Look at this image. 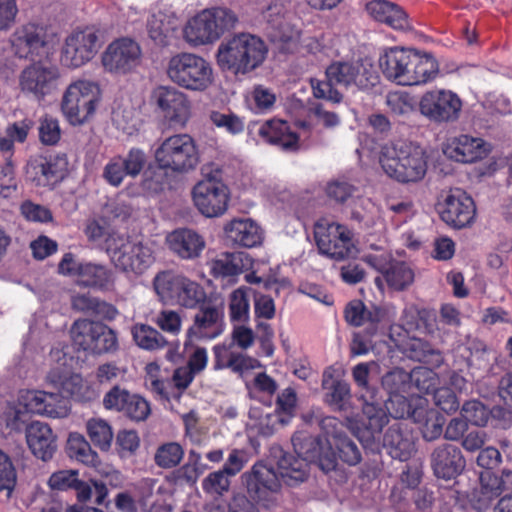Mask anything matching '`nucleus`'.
I'll list each match as a JSON object with an SVG mask.
<instances>
[{
	"label": "nucleus",
	"instance_id": "nucleus-1",
	"mask_svg": "<svg viewBox=\"0 0 512 512\" xmlns=\"http://www.w3.org/2000/svg\"><path fill=\"white\" fill-rule=\"evenodd\" d=\"M325 430V437H313L307 432L298 431L292 437L295 457L281 449L274 450L278 457V468L282 478L290 485L303 482L308 475L309 463H317L321 470L329 472L337 463L335 449L332 448L329 428Z\"/></svg>",
	"mask_w": 512,
	"mask_h": 512
},
{
	"label": "nucleus",
	"instance_id": "nucleus-2",
	"mask_svg": "<svg viewBox=\"0 0 512 512\" xmlns=\"http://www.w3.org/2000/svg\"><path fill=\"white\" fill-rule=\"evenodd\" d=\"M378 62L384 77L401 86L425 84L438 73L433 57L401 46L384 48Z\"/></svg>",
	"mask_w": 512,
	"mask_h": 512
},
{
	"label": "nucleus",
	"instance_id": "nucleus-3",
	"mask_svg": "<svg viewBox=\"0 0 512 512\" xmlns=\"http://www.w3.org/2000/svg\"><path fill=\"white\" fill-rule=\"evenodd\" d=\"M418 400H427L420 395L404 394L389 396L387 400L377 397L375 401L368 402L364 396L362 426L349 420V428L364 447H371L379 439L383 427L388 423V414L396 419L411 418L414 421V412Z\"/></svg>",
	"mask_w": 512,
	"mask_h": 512
},
{
	"label": "nucleus",
	"instance_id": "nucleus-4",
	"mask_svg": "<svg viewBox=\"0 0 512 512\" xmlns=\"http://www.w3.org/2000/svg\"><path fill=\"white\" fill-rule=\"evenodd\" d=\"M376 82L377 76L369 61H336L327 67L326 80L312 79L311 86L316 98L339 103L342 94L333 85L367 89Z\"/></svg>",
	"mask_w": 512,
	"mask_h": 512
},
{
	"label": "nucleus",
	"instance_id": "nucleus-5",
	"mask_svg": "<svg viewBox=\"0 0 512 512\" xmlns=\"http://www.w3.org/2000/svg\"><path fill=\"white\" fill-rule=\"evenodd\" d=\"M378 162L383 172L400 183H415L427 172L424 149L408 141L389 142L381 146Z\"/></svg>",
	"mask_w": 512,
	"mask_h": 512
},
{
	"label": "nucleus",
	"instance_id": "nucleus-6",
	"mask_svg": "<svg viewBox=\"0 0 512 512\" xmlns=\"http://www.w3.org/2000/svg\"><path fill=\"white\" fill-rule=\"evenodd\" d=\"M267 53L268 48L260 37L250 33H238L221 42L216 61L223 71L246 74L259 67Z\"/></svg>",
	"mask_w": 512,
	"mask_h": 512
},
{
	"label": "nucleus",
	"instance_id": "nucleus-7",
	"mask_svg": "<svg viewBox=\"0 0 512 512\" xmlns=\"http://www.w3.org/2000/svg\"><path fill=\"white\" fill-rule=\"evenodd\" d=\"M238 22L236 14L226 7L206 8L189 18L182 29L184 41L193 48L212 45Z\"/></svg>",
	"mask_w": 512,
	"mask_h": 512
},
{
	"label": "nucleus",
	"instance_id": "nucleus-8",
	"mask_svg": "<svg viewBox=\"0 0 512 512\" xmlns=\"http://www.w3.org/2000/svg\"><path fill=\"white\" fill-rule=\"evenodd\" d=\"M166 73L171 82L194 92L206 91L214 82L211 63L195 53L181 52L172 56Z\"/></svg>",
	"mask_w": 512,
	"mask_h": 512
},
{
	"label": "nucleus",
	"instance_id": "nucleus-9",
	"mask_svg": "<svg viewBox=\"0 0 512 512\" xmlns=\"http://www.w3.org/2000/svg\"><path fill=\"white\" fill-rule=\"evenodd\" d=\"M156 165L174 173H188L199 163L195 140L188 134H174L158 141L153 150Z\"/></svg>",
	"mask_w": 512,
	"mask_h": 512
},
{
	"label": "nucleus",
	"instance_id": "nucleus-10",
	"mask_svg": "<svg viewBox=\"0 0 512 512\" xmlns=\"http://www.w3.org/2000/svg\"><path fill=\"white\" fill-rule=\"evenodd\" d=\"M101 98L102 91L97 82L78 79L64 91L61 110L70 124L81 125L94 115Z\"/></svg>",
	"mask_w": 512,
	"mask_h": 512
},
{
	"label": "nucleus",
	"instance_id": "nucleus-11",
	"mask_svg": "<svg viewBox=\"0 0 512 512\" xmlns=\"http://www.w3.org/2000/svg\"><path fill=\"white\" fill-rule=\"evenodd\" d=\"M107 255L116 269L129 275L143 274L155 261L151 243L132 241L124 234L108 240Z\"/></svg>",
	"mask_w": 512,
	"mask_h": 512
},
{
	"label": "nucleus",
	"instance_id": "nucleus-12",
	"mask_svg": "<svg viewBox=\"0 0 512 512\" xmlns=\"http://www.w3.org/2000/svg\"><path fill=\"white\" fill-rule=\"evenodd\" d=\"M61 81L58 65L44 60L33 61L19 72L18 89L24 96L36 101H43L53 95Z\"/></svg>",
	"mask_w": 512,
	"mask_h": 512
},
{
	"label": "nucleus",
	"instance_id": "nucleus-13",
	"mask_svg": "<svg viewBox=\"0 0 512 512\" xmlns=\"http://www.w3.org/2000/svg\"><path fill=\"white\" fill-rule=\"evenodd\" d=\"M314 237L320 253L331 259L354 258L359 252L351 230L329 219L322 218L316 222Z\"/></svg>",
	"mask_w": 512,
	"mask_h": 512
},
{
	"label": "nucleus",
	"instance_id": "nucleus-14",
	"mask_svg": "<svg viewBox=\"0 0 512 512\" xmlns=\"http://www.w3.org/2000/svg\"><path fill=\"white\" fill-rule=\"evenodd\" d=\"M100 37V30L93 25L73 29L66 36L60 51L62 65L77 69L89 63L101 47Z\"/></svg>",
	"mask_w": 512,
	"mask_h": 512
},
{
	"label": "nucleus",
	"instance_id": "nucleus-15",
	"mask_svg": "<svg viewBox=\"0 0 512 512\" xmlns=\"http://www.w3.org/2000/svg\"><path fill=\"white\" fill-rule=\"evenodd\" d=\"M73 344L93 355L113 353L118 349V338L107 325L88 319L76 320L70 329Z\"/></svg>",
	"mask_w": 512,
	"mask_h": 512
},
{
	"label": "nucleus",
	"instance_id": "nucleus-16",
	"mask_svg": "<svg viewBox=\"0 0 512 512\" xmlns=\"http://www.w3.org/2000/svg\"><path fill=\"white\" fill-rule=\"evenodd\" d=\"M421 316L419 310L411 305L403 310L401 324L390 328V338L395 345L408 356L417 361H427L434 349L416 335H410L420 328Z\"/></svg>",
	"mask_w": 512,
	"mask_h": 512
},
{
	"label": "nucleus",
	"instance_id": "nucleus-17",
	"mask_svg": "<svg viewBox=\"0 0 512 512\" xmlns=\"http://www.w3.org/2000/svg\"><path fill=\"white\" fill-rule=\"evenodd\" d=\"M100 62L104 72L112 76H126L141 65L142 50L135 40L121 37L107 45Z\"/></svg>",
	"mask_w": 512,
	"mask_h": 512
},
{
	"label": "nucleus",
	"instance_id": "nucleus-18",
	"mask_svg": "<svg viewBox=\"0 0 512 512\" xmlns=\"http://www.w3.org/2000/svg\"><path fill=\"white\" fill-rule=\"evenodd\" d=\"M298 131L291 130L289 124L281 119L265 121L259 128V136L267 143L278 146L284 151L294 152L310 143L311 123L298 120Z\"/></svg>",
	"mask_w": 512,
	"mask_h": 512
},
{
	"label": "nucleus",
	"instance_id": "nucleus-19",
	"mask_svg": "<svg viewBox=\"0 0 512 512\" xmlns=\"http://www.w3.org/2000/svg\"><path fill=\"white\" fill-rule=\"evenodd\" d=\"M150 103L172 125L184 126L191 116L188 95L172 85L154 87L150 94Z\"/></svg>",
	"mask_w": 512,
	"mask_h": 512
},
{
	"label": "nucleus",
	"instance_id": "nucleus-20",
	"mask_svg": "<svg viewBox=\"0 0 512 512\" xmlns=\"http://www.w3.org/2000/svg\"><path fill=\"white\" fill-rule=\"evenodd\" d=\"M58 42L57 34L44 24L29 22L18 27L11 37L15 54L20 58L38 56Z\"/></svg>",
	"mask_w": 512,
	"mask_h": 512
},
{
	"label": "nucleus",
	"instance_id": "nucleus-21",
	"mask_svg": "<svg viewBox=\"0 0 512 512\" xmlns=\"http://www.w3.org/2000/svg\"><path fill=\"white\" fill-rule=\"evenodd\" d=\"M191 194L195 207L205 217H220L228 209L230 191L220 179L205 177L193 187Z\"/></svg>",
	"mask_w": 512,
	"mask_h": 512
},
{
	"label": "nucleus",
	"instance_id": "nucleus-22",
	"mask_svg": "<svg viewBox=\"0 0 512 512\" xmlns=\"http://www.w3.org/2000/svg\"><path fill=\"white\" fill-rule=\"evenodd\" d=\"M18 403L27 414H35L52 419H61L69 415L71 406L61 394L37 389H20Z\"/></svg>",
	"mask_w": 512,
	"mask_h": 512
},
{
	"label": "nucleus",
	"instance_id": "nucleus-23",
	"mask_svg": "<svg viewBox=\"0 0 512 512\" xmlns=\"http://www.w3.org/2000/svg\"><path fill=\"white\" fill-rule=\"evenodd\" d=\"M258 263L246 252L222 253L208 262L210 274L216 278L235 283L240 274L248 272L245 280L250 284H259L261 277L256 275Z\"/></svg>",
	"mask_w": 512,
	"mask_h": 512
},
{
	"label": "nucleus",
	"instance_id": "nucleus-24",
	"mask_svg": "<svg viewBox=\"0 0 512 512\" xmlns=\"http://www.w3.org/2000/svg\"><path fill=\"white\" fill-rule=\"evenodd\" d=\"M419 108L422 115L433 122L456 121L462 110V101L451 90L434 89L421 97Z\"/></svg>",
	"mask_w": 512,
	"mask_h": 512
},
{
	"label": "nucleus",
	"instance_id": "nucleus-25",
	"mask_svg": "<svg viewBox=\"0 0 512 512\" xmlns=\"http://www.w3.org/2000/svg\"><path fill=\"white\" fill-rule=\"evenodd\" d=\"M267 21V33L272 42L286 52L297 51L300 44L301 30L292 23L291 17L285 14L281 4H272L264 12Z\"/></svg>",
	"mask_w": 512,
	"mask_h": 512
},
{
	"label": "nucleus",
	"instance_id": "nucleus-26",
	"mask_svg": "<svg viewBox=\"0 0 512 512\" xmlns=\"http://www.w3.org/2000/svg\"><path fill=\"white\" fill-rule=\"evenodd\" d=\"M441 219L454 228H464L473 223L476 206L470 195L461 189H452L438 202Z\"/></svg>",
	"mask_w": 512,
	"mask_h": 512
},
{
	"label": "nucleus",
	"instance_id": "nucleus-27",
	"mask_svg": "<svg viewBox=\"0 0 512 512\" xmlns=\"http://www.w3.org/2000/svg\"><path fill=\"white\" fill-rule=\"evenodd\" d=\"M274 457L277 458L275 455ZM276 466L277 471L263 462H258L253 465L250 472L242 475L249 495L267 506L272 496L280 490L281 480L289 485L279 472L278 460L276 461Z\"/></svg>",
	"mask_w": 512,
	"mask_h": 512
},
{
	"label": "nucleus",
	"instance_id": "nucleus-28",
	"mask_svg": "<svg viewBox=\"0 0 512 512\" xmlns=\"http://www.w3.org/2000/svg\"><path fill=\"white\" fill-rule=\"evenodd\" d=\"M491 145L484 139L469 134L450 137L443 145L444 155L459 163H475L487 157Z\"/></svg>",
	"mask_w": 512,
	"mask_h": 512
},
{
	"label": "nucleus",
	"instance_id": "nucleus-29",
	"mask_svg": "<svg viewBox=\"0 0 512 512\" xmlns=\"http://www.w3.org/2000/svg\"><path fill=\"white\" fill-rule=\"evenodd\" d=\"M512 488V470L503 469L501 476L491 472H482L479 485L473 490L471 502L481 511L489 508L505 490Z\"/></svg>",
	"mask_w": 512,
	"mask_h": 512
},
{
	"label": "nucleus",
	"instance_id": "nucleus-30",
	"mask_svg": "<svg viewBox=\"0 0 512 512\" xmlns=\"http://www.w3.org/2000/svg\"><path fill=\"white\" fill-rule=\"evenodd\" d=\"M363 259L369 266L381 272L387 284L395 290H402L414 281L412 268L403 261L391 260L386 253L368 254Z\"/></svg>",
	"mask_w": 512,
	"mask_h": 512
},
{
	"label": "nucleus",
	"instance_id": "nucleus-31",
	"mask_svg": "<svg viewBox=\"0 0 512 512\" xmlns=\"http://www.w3.org/2000/svg\"><path fill=\"white\" fill-rule=\"evenodd\" d=\"M169 250L178 258L193 261L201 257L206 248L202 234L191 228H178L166 237Z\"/></svg>",
	"mask_w": 512,
	"mask_h": 512
},
{
	"label": "nucleus",
	"instance_id": "nucleus-32",
	"mask_svg": "<svg viewBox=\"0 0 512 512\" xmlns=\"http://www.w3.org/2000/svg\"><path fill=\"white\" fill-rule=\"evenodd\" d=\"M67 162L63 157L31 158L27 164V178L37 186H50L63 178Z\"/></svg>",
	"mask_w": 512,
	"mask_h": 512
},
{
	"label": "nucleus",
	"instance_id": "nucleus-33",
	"mask_svg": "<svg viewBox=\"0 0 512 512\" xmlns=\"http://www.w3.org/2000/svg\"><path fill=\"white\" fill-rule=\"evenodd\" d=\"M227 241L232 245L254 248L262 244L264 233L260 225L251 218L239 217L227 222L223 227Z\"/></svg>",
	"mask_w": 512,
	"mask_h": 512
},
{
	"label": "nucleus",
	"instance_id": "nucleus-34",
	"mask_svg": "<svg viewBox=\"0 0 512 512\" xmlns=\"http://www.w3.org/2000/svg\"><path fill=\"white\" fill-rule=\"evenodd\" d=\"M431 466L436 477L451 480L465 468L461 450L452 444H441L431 454Z\"/></svg>",
	"mask_w": 512,
	"mask_h": 512
},
{
	"label": "nucleus",
	"instance_id": "nucleus-35",
	"mask_svg": "<svg viewBox=\"0 0 512 512\" xmlns=\"http://www.w3.org/2000/svg\"><path fill=\"white\" fill-rule=\"evenodd\" d=\"M26 442L32 454L42 461L50 460L57 449V437L52 428L41 421H33L26 428Z\"/></svg>",
	"mask_w": 512,
	"mask_h": 512
},
{
	"label": "nucleus",
	"instance_id": "nucleus-36",
	"mask_svg": "<svg viewBox=\"0 0 512 512\" xmlns=\"http://www.w3.org/2000/svg\"><path fill=\"white\" fill-rule=\"evenodd\" d=\"M214 370L230 369L237 374L255 369L259 366L256 359L238 351L233 342L224 341L213 347Z\"/></svg>",
	"mask_w": 512,
	"mask_h": 512
},
{
	"label": "nucleus",
	"instance_id": "nucleus-37",
	"mask_svg": "<svg viewBox=\"0 0 512 512\" xmlns=\"http://www.w3.org/2000/svg\"><path fill=\"white\" fill-rule=\"evenodd\" d=\"M178 25V18L171 10H155L148 19L147 29L149 37L158 46H168L175 38Z\"/></svg>",
	"mask_w": 512,
	"mask_h": 512
},
{
	"label": "nucleus",
	"instance_id": "nucleus-38",
	"mask_svg": "<svg viewBox=\"0 0 512 512\" xmlns=\"http://www.w3.org/2000/svg\"><path fill=\"white\" fill-rule=\"evenodd\" d=\"M46 382L54 387H60L62 393L76 401H90L96 397V391L80 375L73 374L69 377L61 371H48Z\"/></svg>",
	"mask_w": 512,
	"mask_h": 512
},
{
	"label": "nucleus",
	"instance_id": "nucleus-39",
	"mask_svg": "<svg viewBox=\"0 0 512 512\" xmlns=\"http://www.w3.org/2000/svg\"><path fill=\"white\" fill-rule=\"evenodd\" d=\"M368 14L376 21L385 23L396 30H407L411 24L406 12L388 0H371L366 5Z\"/></svg>",
	"mask_w": 512,
	"mask_h": 512
},
{
	"label": "nucleus",
	"instance_id": "nucleus-40",
	"mask_svg": "<svg viewBox=\"0 0 512 512\" xmlns=\"http://www.w3.org/2000/svg\"><path fill=\"white\" fill-rule=\"evenodd\" d=\"M222 313L216 307H207L196 314L194 324L187 331L188 339L211 340L222 334Z\"/></svg>",
	"mask_w": 512,
	"mask_h": 512
},
{
	"label": "nucleus",
	"instance_id": "nucleus-41",
	"mask_svg": "<svg viewBox=\"0 0 512 512\" xmlns=\"http://www.w3.org/2000/svg\"><path fill=\"white\" fill-rule=\"evenodd\" d=\"M384 447L389 455L400 461L408 460L415 452V442L412 433L402 427V424L391 425L383 438Z\"/></svg>",
	"mask_w": 512,
	"mask_h": 512
},
{
	"label": "nucleus",
	"instance_id": "nucleus-42",
	"mask_svg": "<svg viewBox=\"0 0 512 512\" xmlns=\"http://www.w3.org/2000/svg\"><path fill=\"white\" fill-rule=\"evenodd\" d=\"M322 428H331L330 439L332 448L338 450L339 457L349 465H356L361 461V453L357 445L341 431L342 423L334 417H326L321 422Z\"/></svg>",
	"mask_w": 512,
	"mask_h": 512
},
{
	"label": "nucleus",
	"instance_id": "nucleus-43",
	"mask_svg": "<svg viewBox=\"0 0 512 512\" xmlns=\"http://www.w3.org/2000/svg\"><path fill=\"white\" fill-rule=\"evenodd\" d=\"M414 413V422L420 426L425 440H435L442 434L444 419L429 406L428 400H418Z\"/></svg>",
	"mask_w": 512,
	"mask_h": 512
},
{
	"label": "nucleus",
	"instance_id": "nucleus-44",
	"mask_svg": "<svg viewBox=\"0 0 512 512\" xmlns=\"http://www.w3.org/2000/svg\"><path fill=\"white\" fill-rule=\"evenodd\" d=\"M182 276V273L172 270L160 271L154 276L153 289L162 304L175 306Z\"/></svg>",
	"mask_w": 512,
	"mask_h": 512
},
{
	"label": "nucleus",
	"instance_id": "nucleus-45",
	"mask_svg": "<svg viewBox=\"0 0 512 512\" xmlns=\"http://www.w3.org/2000/svg\"><path fill=\"white\" fill-rule=\"evenodd\" d=\"M462 415L466 422H470L475 426H485L488 423L490 416L502 417L505 423L512 422V412L503 408L497 407L489 410L483 403L478 400L467 401L462 406Z\"/></svg>",
	"mask_w": 512,
	"mask_h": 512
},
{
	"label": "nucleus",
	"instance_id": "nucleus-46",
	"mask_svg": "<svg viewBox=\"0 0 512 512\" xmlns=\"http://www.w3.org/2000/svg\"><path fill=\"white\" fill-rule=\"evenodd\" d=\"M285 424V418L270 406H252L249 409L248 426L263 436L271 435L279 425Z\"/></svg>",
	"mask_w": 512,
	"mask_h": 512
},
{
	"label": "nucleus",
	"instance_id": "nucleus-47",
	"mask_svg": "<svg viewBox=\"0 0 512 512\" xmlns=\"http://www.w3.org/2000/svg\"><path fill=\"white\" fill-rule=\"evenodd\" d=\"M334 372L335 370L329 367L323 373L322 386L329 390L325 395V402L334 409L342 410L350 398V386L343 380L335 379Z\"/></svg>",
	"mask_w": 512,
	"mask_h": 512
},
{
	"label": "nucleus",
	"instance_id": "nucleus-48",
	"mask_svg": "<svg viewBox=\"0 0 512 512\" xmlns=\"http://www.w3.org/2000/svg\"><path fill=\"white\" fill-rule=\"evenodd\" d=\"M145 372L146 387L160 399L167 400L169 403H171V400L178 401L180 399V394H174L171 383L163 378L159 364L156 362L148 363L145 367Z\"/></svg>",
	"mask_w": 512,
	"mask_h": 512
},
{
	"label": "nucleus",
	"instance_id": "nucleus-49",
	"mask_svg": "<svg viewBox=\"0 0 512 512\" xmlns=\"http://www.w3.org/2000/svg\"><path fill=\"white\" fill-rule=\"evenodd\" d=\"M205 300L206 292L203 286L183 274L175 306L193 309L203 304Z\"/></svg>",
	"mask_w": 512,
	"mask_h": 512
},
{
	"label": "nucleus",
	"instance_id": "nucleus-50",
	"mask_svg": "<svg viewBox=\"0 0 512 512\" xmlns=\"http://www.w3.org/2000/svg\"><path fill=\"white\" fill-rule=\"evenodd\" d=\"M131 334L135 344L147 351H155L167 345L166 338L155 328L147 324L137 323L132 326Z\"/></svg>",
	"mask_w": 512,
	"mask_h": 512
},
{
	"label": "nucleus",
	"instance_id": "nucleus-51",
	"mask_svg": "<svg viewBox=\"0 0 512 512\" xmlns=\"http://www.w3.org/2000/svg\"><path fill=\"white\" fill-rule=\"evenodd\" d=\"M78 281L84 286L108 288L114 282V275L106 266L85 263Z\"/></svg>",
	"mask_w": 512,
	"mask_h": 512
},
{
	"label": "nucleus",
	"instance_id": "nucleus-52",
	"mask_svg": "<svg viewBox=\"0 0 512 512\" xmlns=\"http://www.w3.org/2000/svg\"><path fill=\"white\" fill-rule=\"evenodd\" d=\"M86 431L94 446L107 451L113 440V431L110 424L102 418L92 417L86 421Z\"/></svg>",
	"mask_w": 512,
	"mask_h": 512
},
{
	"label": "nucleus",
	"instance_id": "nucleus-53",
	"mask_svg": "<svg viewBox=\"0 0 512 512\" xmlns=\"http://www.w3.org/2000/svg\"><path fill=\"white\" fill-rule=\"evenodd\" d=\"M345 318L354 326L369 323L374 328L375 324L381 320V311L378 308L367 310L361 301H352L346 307Z\"/></svg>",
	"mask_w": 512,
	"mask_h": 512
},
{
	"label": "nucleus",
	"instance_id": "nucleus-54",
	"mask_svg": "<svg viewBox=\"0 0 512 512\" xmlns=\"http://www.w3.org/2000/svg\"><path fill=\"white\" fill-rule=\"evenodd\" d=\"M381 384L389 396L411 394L409 372L402 368H395L387 372L382 377Z\"/></svg>",
	"mask_w": 512,
	"mask_h": 512
},
{
	"label": "nucleus",
	"instance_id": "nucleus-55",
	"mask_svg": "<svg viewBox=\"0 0 512 512\" xmlns=\"http://www.w3.org/2000/svg\"><path fill=\"white\" fill-rule=\"evenodd\" d=\"M379 365L375 361L366 363H359L352 369V377L357 386L361 389V399L364 401V396L368 402L375 401L378 397V392L369 384L370 372L378 369Z\"/></svg>",
	"mask_w": 512,
	"mask_h": 512
},
{
	"label": "nucleus",
	"instance_id": "nucleus-56",
	"mask_svg": "<svg viewBox=\"0 0 512 512\" xmlns=\"http://www.w3.org/2000/svg\"><path fill=\"white\" fill-rule=\"evenodd\" d=\"M411 381V394L417 395L414 390L419 393L429 394L435 392L439 382L437 374L426 367H416L409 372Z\"/></svg>",
	"mask_w": 512,
	"mask_h": 512
},
{
	"label": "nucleus",
	"instance_id": "nucleus-57",
	"mask_svg": "<svg viewBox=\"0 0 512 512\" xmlns=\"http://www.w3.org/2000/svg\"><path fill=\"white\" fill-rule=\"evenodd\" d=\"M68 450L78 461L95 466L98 462V455L91 449L90 444L83 435L79 433H70L67 441Z\"/></svg>",
	"mask_w": 512,
	"mask_h": 512
},
{
	"label": "nucleus",
	"instance_id": "nucleus-58",
	"mask_svg": "<svg viewBox=\"0 0 512 512\" xmlns=\"http://www.w3.org/2000/svg\"><path fill=\"white\" fill-rule=\"evenodd\" d=\"M184 457V449L177 442H167L160 445L154 455L156 465L163 469L176 467Z\"/></svg>",
	"mask_w": 512,
	"mask_h": 512
},
{
	"label": "nucleus",
	"instance_id": "nucleus-59",
	"mask_svg": "<svg viewBox=\"0 0 512 512\" xmlns=\"http://www.w3.org/2000/svg\"><path fill=\"white\" fill-rule=\"evenodd\" d=\"M248 288L239 287L229 297L230 319L233 322L244 323L249 318Z\"/></svg>",
	"mask_w": 512,
	"mask_h": 512
},
{
	"label": "nucleus",
	"instance_id": "nucleus-60",
	"mask_svg": "<svg viewBox=\"0 0 512 512\" xmlns=\"http://www.w3.org/2000/svg\"><path fill=\"white\" fill-rule=\"evenodd\" d=\"M248 102L255 113H267L274 106L276 95L272 89L258 85L251 91Z\"/></svg>",
	"mask_w": 512,
	"mask_h": 512
},
{
	"label": "nucleus",
	"instance_id": "nucleus-61",
	"mask_svg": "<svg viewBox=\"0 0 512 512\" xmlns=\"http://www.w3.org/2000/svg\"><path fill=\"white\" fill-rule=\"evenodd\" d=\"M209 119L213 125L220 129H224L231 135L241 134L245 129L244 119L234 113L211 111Z\"/></svg>",
	"mask_w": 512,
	"mask_h": 512
},
{
	"label": "nucleus",
	"instance_id": "nucleus-62",
	"mask_svg": "<svg viewBox=\"0 0 512 512\" xmlns=\"http://www.w3.org/2000/svg\"><path fill=\"white\" fill-rule=\"evenodd\" d=\"M386 104L393 114L406 116L413 112L415 100L407 92L395 91L387 95Z\"/></svg>",
	"mask_w": 512,
	"mask_h": 512
},
{
	"label": "nucleus",
	"instance_id": "nucleus-63",
	"mask_svg": "<svg viewBox=\"0 0 512 512\" xmlns=\"http://www.w3.org/2000/svg\"><path fill=\"white\" fill-rule=\"evenodd\" d=\"M305 121L311 123L312 137L310 143L314 141L320 134V130L316 128V124H322L326 128H334L340 124L339 116L331 111H326L318 106L312 111L309 118Z\"/></svg>",
	"mask_w": 512,
	"mask_h": 512
},
{
	"label": "nucleus",
	"instance_id": "nucleus-64",
	"mask_svg": "<svg viewBox=\"0 0 512 512\" xmlns=\"http://www.w3.org/2000/svg\"><path fill=\"white\" fill-rule=\"evenodd\" d=\"M17 481L16 469L11 458L0 450V491H6L9 496Z\"/></svg>",
	"mask_w": 512,
	"mask_h": 512
}]
</instances>
